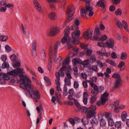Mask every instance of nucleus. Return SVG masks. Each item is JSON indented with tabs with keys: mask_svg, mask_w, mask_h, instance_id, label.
<instances>
[{
	"mask_svg": "<svg viewBox=\"0 0 129 129\" xmlns=\"http://www.w3.org/2000/svg\"><path fill=\"white\" fill-rule=\"evenodd\" d=\"M93 89L96 91L100 93H101L104 90V87L102 86L98 87L96 85H95Z\"/></svg>",
	"mask_w": 129,
	"mask_h": 129,
	"instance_id": "17",
	"label": "nucleus"
},
{
	"mask_svg": "<svg viewBox=\"0 0 129 129\" xmlns=\"http://www.w3.org/2000/svg\"><path fill=\"white\" fill-rule=\"evenodd\" d=\"M88 69L90 71H94L95 72H97L99 69L97 65H93L92 67H89Z\"/></svg>",
	"mask_w": 129,
	"mask_h": 129,
	"instance_id": "26",
	"label": "nucleus"
},
{
	"mask_svg": "<svg viewBox=\"0 0 129 129\" xmlns=\"http://www.w3.org/2000/svg\"><path fill=\"white\" fill-rule=\"evenodd\" d=\"M61 69L64 70L66 73H71V72L72 71V69L70 66L67 67L66 66H64L61 68Z\"/></svg>",
	"mask_w": 129,
	"mask_h": 129,
	"instance_id": "21",
	"label": "nucleus"
},
{
	"mask_svg": "<svg viewBox=\"0 0 129 129\" xmlns=\"http://www.w3.org/2000/svg\"><path fill=\"white\" fill-rule=\"evenodd\" d=\"M37 41L36 40H33L32 45L31 52L33 55L36 56L37 54L36 47Z\"/></svg>",
	"mask_w": 129,
	"mask_h": 129,
	"instance_id": "11",
	"label": "nucleus"
},
{
	"mask_svg": "<svg viewBox=\"0 0 129 129\" xmlns=\"http://www.w3.org/2000/svg\"><path fill=\"white\" fill-rule=\"evenodd\" d=\"M81 47L82 49H86L87 48V45L84 43H81L80 44Z\"/></svg>",
	"mask_w": 129,
	"mask_h": 129,
	"instance_id": "55",
	"label": "nucleus"
},
{
	"mask_svg": "<svg viewBox=\"0 0 129 129\" xmlns=\"http://www.w3.org/2000/svg\"><path fill=\"white\" fill-rule=\"evenodd\" d=\"M86 51V55L87 56H90L92 53V50L91 49H89L88 48L87 49Z\"/></svg>",
	"mask_w": 129,
	"mask_h": 129,
	"instance_id": "49",
	"label": "nucleus"
},
{
	"mask_svg": "<svg viewBox=\"0 0 129 129\" xmlns=\"http://www.w3.org/2000/svg\"><path fill=\"white\" fill-rule=\"evenodd\" d=\"M121 121H117L115 123L114 126L117 128H120L121 126Z\"/></svg>",
	"mask_w": 129,
	"mask_h": 129,
	"instance_id": "39",
	"label": "nucleus"
},
{
	"mask_svg": "<svg viewBox=\"0 0 129 129\" xmlns=\"http://www.w3.org/2000/svg\"><path fill=\"white\" fill-rule=\"evenodd\" d=\"M68 93L69 95H74L75 92L73 89L72 88L70 89L69 90Z\"/></svg>",
	"mask_w": 129,
	"mask_h": 129,
	"instance_id": "64",
	"label": "nucleus"
},
{
	"mask_svg": "<svg viewBox=\"0 0 129 129\" xmlns=\"http://www.w3.org/2000/svg\"><path fill=\"white\" fill-rule=\"evenodd\" d=\"M96 107V106L91 105L88 108L85 107H82L80 109L82 112L87 114L86 118L90 119L93 116L96 114L95 111Z\"/></svg>",
	"mask_w": 129,
	"mask_h": 129,
	"instance_id": "3",
	"label": "nucleus"
},
{
	"mask_svg": "<svg viewBox=\"0 0 129 129\" xmlns=\"http://www.w3.org/2000/svg\"><path fill=\"white\" fill-rule=\"evenodd\" d=\"M90 123L92 126L96 125L98 124V121L96 119H92L90 121Z\"/></svg>",
	"mask_w": 129,
	"mask_h": 129,
	"instance_id": "38",
	"label": "nucleus"
},
{
	"mask_svg": "<svg viewBox=\"0 0 129 129\" xmlns=\"http://www.w3.org/2000/svg\"><path fill=\"white\" fill-rule=\"evenodd\" d=\"M36 109L38 113H40V111H42L43 109L41 105H40L39 107H37Z\"/></svg>",
	"mask_w": 129,
	"mask_h": 129,
	"instance_id": "61",
	"label": "nucleus"
},
{
	"mask_svg": "<svg viewBox=\"0 0 129 129\" xmlns=\"http://www.w3.org/2000/svg\"><path fill=\"white\" fill-rule=\"evenodd\" d=\"M47 2L49 3V4L50 7L52 10H54L55 9V7L53 3H58L59 2V0H47Z\"/></svg>",
	"mask_w": 129,
	"mask_h": 129,
	"instance_id": "15",
	"label": "nucleus"
},
{
	"mask_svg": "<svg viewBox=\"0 0 129 129\" xmlns=\"http://www.w3.org/2000/svg\"><path fill=\"white\" fill-rule=\"evenodd\" d=\"M96 100V97L95 95L92 96L90 99V102L91 104L93 103Z\"/></svg>",
	"mask_w": 129,
	"mask_h": 129,
	"instance_id": "54",
	"label": "nucleus"
},
{
	"mask_svg": "<svg viewBox=\"0 0 129 129\" xmlns=\"http://www.w3.org/2000/svg\"><path fill=\"white\" fill-rule=\"evenodd\" d=\"M89 59H87L85 60H84L83 61L82 63V66H83V67L81 68V70H83L84 68V66H87L89 64ZM82 66V65L80 66V67H81Z\"/></svg>",
	"mask_w": 129,
	"mask_h": 129,
	"instance_id": "30",
	"label": "nucleus"
},
{
	"mask_svg": "<svg viewBox=\"0 0 129 129\" xmlns=\"http://www.w3.org/2000/svg\"><path fill=\"white\" fill-rule=\"evenodd\" d=\"M10 58V59L13 61H16V56L15 54H13L11 55Z\"/></svg>",
	"mask_w": 129,
	"mask_h": 129,
	"instance_id": "52",
	"label": "nucleus"
},
{
	"mask_svg": "<svg viewBox=\"0 0 129 129\" xmlns=\"http://www.w3.org/2000/svg\"><path fill=\"white\" fill-rule=\"evenodd\" d=\"M81 60L78 58H75L72 60V64L73 66H76L81 62Z\"/></svg>",
	"mask_w": 129,
	"mask_h": 129,
	"instance_id": "19",
	"label": "nucleus"
},
{
	"mask_svg": "<svg viewBox=\"0 0 129 129\" xmlns=\"http://www.w3.org/2000/svg\"><path fill=\"white\" fill-rule=\"evenodd\" d=\"M97 64L99 67L100 68L103 67L104 64L100 60H98L97 61Z\"/></svg>",
	"mask_w": 129,
	"mask_h": 129,
	"instance_id": "51",
	"label": "nucleus"
},
{
	"mask_svg": "<svg viewBox=\"0 0 129 129\" xmlns=\"http://www.w3.org/2000/svg\"><path fill=\"white\" fill-rule=\"evenodd\" d=\"M122 25L123 26L124 29L127 32L128 31V25L127 22L125 20H123L122 21Z\"/></svg>",
	"mask_w": 129,
	"mask_h": 129,
	"instance_id": "31",
	"label": "nucleus"
},
{
	"mask_svg": "<svg viewBox=\"0 0 129 129\" xmlns=\"http://www.w3.org/2000/svg\"><path fill=\"white\" fill-rule=\"evenodd\" d=\"M53 48L51 47H50L49 49V57L48 61V69L50 71L52 67V57Z\"/></svg>",
	"mask_w": 129,
	"mask_h": 129,
	"instance_id": "8",
	"label": "nucleus"
},
{
	"mask_svg": "<svg viewBox=\"0 0 129 129\" xmlns=\"http://www.w3.org/2000/svg\"><path fill=\"white\" fill-rule=\"evenodd\" d=\"M9 64L7 62H4L2 64V68L4 69L5 68H9Z\"/></svg>",
	"mask_w": 129,
	"mask_h": 129,
	"instance_id": "43",
	"label": "nucleus"
},
{
	"mask_svg": "<svg viewBox=\"0 0 129 129\" xmlns=\"http://www.w3.org/2000/svg\"><path fill=\"white\" fill-rule=\"evenodd\" d=\"M59 31L58 28H54L50 30L48 32V34L50 36H53L58 34Z\"/></svg>",
	"mask_w": 129,
	"mask_h": 129,
	"instance_id": "14",
	"label": "nucleus"
},
{
	"mask_svg": "<svg viewBox=\"0 0 129 129\" xmlns=\"http://www.w3.org/2000/svg\"><path fill=\"white\" fill-rule=\"evenodd\" d=\"M25 89L27 90L25 91L26 95L30 98H32V95L30 92V90L28 89Z\"/></svg>",
	"mask_w": 129,
	"mask_h": 129,
	"instance_id": "45",
	"label": "nucleus"
},
{
	"mask_svg": "<svg viewBox=\"0 0 129 129\" xmlns=\"http://www.w3.org/2000/svg\"><path fill=\"white\" fill-rule=\"evenodd\" d=\"M96 57L94 54H93L91 56L89 60V62L91 63H93L95 62L96 60Z\"/></svg>",
	"mask_w": 129,
	"mask_h": 129,
	"instance_id": "32",
	"label": "nucleus"
},
{
	"mask_svg": "<svg viewBox=\"0 0 129 129\" xmlns=\"http://www.w3.org/2000/svg\"><path fill=\"white\" fill-rule=\"evenodd\" d=\"M112 77L117 79H121V76L118 74L115 73L112 76Z\"/></svg>",
	"mask_w": 129,
	"mask_h": 129,
	"instance_id": "46",
	"label": "nucleus"
},
{
	"mask_svg": "<svg viewBox=\"0 0 129 129\" xmlns=\"http://www.w3.org/2000/svg\"><path fill=\"white\" fill-rule=\"evenodd\" d=\"M75 8L73 5L69 6L67 9V14L68 15V19L71 21L73 19V15L74 13Z\"/></svg>",
	"mask_w": 129,
	"mask_h": 129,
	"instance_id": "6",
	"label": "nucleus"
},
{
	"mask_svg": "<svg viewBox=\"0 0 129 129\" xmlns=\"http://www.w3.org/2000/svg\"><path fill=\"white\" fill-rule=\"evenodd\" d=\"M80 31L79 30L74 31L72 33V38L73 40L72 41V42L73 44H78L79 43V41L78 40V37L80 36Z\"/></svg>",
	"mask_w": 129,
	"mask_h": 129,
	"instance_id": "7",
	"label": "nucleus"
},
{
	"mask_svg": "<svg viewBox=\"0 0 129 129\" xmlns=\"http://www.w3.org/2000/svg\"><path fill=\"white\" fill-rule=\"evenodd\" d=\"M99 120L100 121V126L102 127H104L105 126L106 123L103 119V117H102L101 118H99Z\"/></svg>",
	"mask_w": 129,
	"mask_h": 129,
	"instance_id": "24",
	"label": "nucleus"
},
{
	"mask_svg": "<svg viewBox=\"0 0 129 129\" xmlns=\"http://www.w3.org/2000/svg\"><path fill=\"white\" fill-rule=\"evenodd\" d=\"M116 24L117 27L120 29L122 28V25L121 22L118 20H116Z\"/></svg>",
	"mask_w": 129,
	"mask_h": 129,
	"instance_id": "42",
	"label": "nucleus"
},
{
	"mask_svg": "<svg viewBox=\"0 0 129 129\" xmlns=\"http://www.w3.org/2000/svg\"><path fill=\"white\" fill-rule=\"evenodd\" d=\"M107 38V36L106 35H104L102 36L100 38V40L104 41L106 40Z\"/></svg>",
	"mask_w": 129,
	"mask_h": 129,
	"instance_id": "60",
	"label": "nucleus"
},
{
	"mask_svg": "<svg viewBox=\"0 0 129 129\" xmlns=\"http://www.w3.org/2000/svg\"><path fill=\"white\" fill-rule=\"evenodd\" d=\"M20 76L21 79L20 81L22 82L20 84V87L23 89H30L32 95L38 99H40V95L38 91L37 90H34V87L31 84L32 82L29 78L26 75L24 76L22 75Z\"/></svg>",
	"mask_w": 129,
	"mask_h": 129,
	"instance_id": "1",
	"label": "nucleus"
},
{
	"mask_svg": "<svg viewBox=\"0 0 129 129\" xmlns=\"http://www.w3.org/2000/svg\"><path fill=\"white\" fill-rule=\"evenodd\" d=\"M8 71V73L7 74L8 75L10 76H16L18 74H20L18 75L21 79L19 80V82L20 83H22L21 81H20V80L21 79L20 76H21L22 75L24 76H25V75H23L22 74L23 72V69H21L20 68H18L15 70L10 71Z\"/></svg>",
	"mask_w": 129,
	"mask_h": 129,
	"instance_id": "4",
	"label": "nucleus"
},
{
	"mask_svg": "<svg viewBox=\"0 0 129 129\" xmlns=\"http://www.w3.org/2000/svg\"><path fill=\"white\" fill-rule=\"evenodd\" d=\"M125 64V63L123 61H122L119 62L117 66L118 68L119 69L120 71H122L125 69L124 68H122Z\"/></svg>",
	"mask_w": 129,
	"mask_h": 129,
	"instance_id": "20",
	"label": "nucleus"
},
{
	"mask_svg": "<svg viewBox=\"0 0 129 129\" xmlns=\"http://www.w3.org/2000/svg\"><path fill=\"white\" fill-rule=\"evenodd\" d=\"M85 9H82L81 11V15L83 18H86V14H88L89 16L93 15L94 12L92 11L93 9L92 6H90L89 0H86Z\"/></svg>",
	"mask_w": 129,
	"mask_h": 129,
	"instance_id": "2",
	"label": "nucleus"
},
{
	"mask_svg": "<svg viewBox=\"0 0 129 129\" xmlns=\"http://www.w3.org/2000/svg\"><path fill=\"white\" fill-rule=\"evenodd\" d=\"M33 3L36 9L39 11H40L41 10V8L38 1L36 0H34L33 1Z\"/></svg>",
	"mask_w": 129,
	"mask_h": 129,
	"instance_id": "23",
	"label": "nucleus"
},
{
	"mask_svg": "<svg viewBox=\"0 0 129 129\" xmlns=\"http://www.w3.org/2000/svg\"><path fill=\"white\" fill-rule=\"evenodd\" d=\"M21 25L23 33L25 36H26L27 33L26 30V27L25 25H23L22 24H21Z\"/></svg>",
	"mask_w": 129,
	"mask_h": 129,
	"instance_id": "40",
	"label": "nucleus"
},
{
	"mask_svg": "<svg viewBox=\"0 0 129 129\" xmlns=\"http://www.w3.org/2000/svg\"><path fill=\"white\" fill-rule=\"evenodd\" d=\"M97 45L100 47H106V45L102 42L98 43Z\"/></svg>",
	"mask_w": 129,
	"mask_h": 129,
	"instance_id": "62",
	"label": "nucleus"
},
{
	"mask_svg": "<svg viewBox=\"0 0 129 129\" xmlns=\"http://www.w3.org/2000/svg\"><path fill=\"white\" fill-rule=\"evenodd\" d=\"M92 34V30L91 29H90L84 33L83 37L85 39L88 40L91 37Z\"/></svg>",
	"mask_w": 129,
	"mask_h": 129,
	"instance_id": "10",
	"label": "nucleus"
},
{
	"mask_svg": "<svg viewBox=\"0 0 129 129\" xmlns=\"http://www.w3.org/2000/svg\"><path fill=\"white\" fill-rule=\"evenodd\" d=\"M56 17V14L54 12H50L49 15V17L51 20H54Z\"/></svg>",
	"mask_w": 129,
	"mask_h": 129,
	"instance_id": "29",
	"label": "nucleus"
},
{
	"mask_svg": "<svg viewBox=\"0 0 129 129\" xmlns=\"http://www.w3.org/2000/svg\"><path fill=\"white\" fill-rule=\"evenodd\" d=\"M8 37L5 36H2L0 37V40L2 41H5L8 39Z\"/></svg>",
	"mask_w": 129,
	"mask_h": 129,
	"instance_id": "47",
	"label": "nucleus"
},
{
	"mask_svg": "<svg viewBox=\"0 0 129 129\" xmlns=\"http://www.w3.org/2000/svg\"><path fill=\"white\" fill-rule=\"evenodd\" d=\"M41 54L42 57V59H43V60H45L46 57V55L44 49H43L41 50Z\"/></svg>",
	"mask_w": 129,
	"mask_h": 129,
	"instance_id": "41",
	"label": "nucleus"
},
{
	"mask_svg": "<svg viewBox=\"0 0 129 129\" xmlns=\"http://www.w3.org/2000/svg\"><path fill=\"white\" fill-rule=\"evenodd\" d=\"M56 78L57 79L55 80L56 84L57 86H60V83L59 82L60 77L58 76V74H56Z\"/></svg>",
	"mask_w": 129,
	"mask_h": 129,
	"instance_id": "44",
	"label": "nucleus"
},
{
	"mask_svg": "<svg viewBox=\"0 0 129 129\" xmlns=\"http://www.w3.org/2000/svg\"><path fill=\"white\" fill-rule=\"evenodd\" d=\"M64 36L62 39L61 42L62 43L66 42L67 43H69L70 41V38L69 37L70 34V28L67 26L64 31Z\"/></svg>",
	"mask_w": 129,
	"mask_h": 129,
	"instance_id": "5",
	"label": "nucleus"
},
{
	"mask_svg": "<svg viewBox=\"0 0 129 129\" xmlns=\"http://www.w3.org/2000/svg\"><path fill=\"white\" fill-rule=\"evenodd\" d=\"M69 120L70 123L73 126H74L75 124L74 120L72 118H70L69 119Z\"/></svg>",
	"mask_w": 129,
	"mask_h": 129,
	"instance_id": "59",
	"label": "nucleus"
},
{
	"mask_svg": "<svg viewBox=\"0 0 129 129\" xmlns=\"http://www.w3.org/2000/svg\"><path fill=\"white\" fill-rule=\"evenodd\" d=\"M127 54L125 52H122L121 53L120 58L122 60H124L127 59Z\"/></svg>",
	"mask_w": 129,
	"mask_h": 129,
	"instance_id": "25",
	"label": "nucleus"
},
{
	"mask_svg": "<svg viewBox=\"0 0 129 129\" xmlns=\"http://www.w3.org/2000/svg\"><path fill=\"white\" fill-rule=\"evenodd\" d=\"M111 55L112 58L113 59H115L117 57L116 53L114 52H112Z\"/></svg>",
	"mask_w": 129,
	"mask_h": 129,
	"instance_id": "57",
	"label": "nucleus"
},
{
	"mask_svg": "<svg viewBox=\"0 0 129 129\" xmlns=\"http://www.w3.org/2000/svg\"><path fill=\"white\" fill-rule=\"evenodd\" d=\"M70 79L68 78V77L65 78L64 81L65 83L64 85L69 86L71 84Z\"/></svg>",
	"mask_w": 129,
	"mask_h": 129,
	"instance_id": "37",
	"label": "nucleus"
},
{
	"mask_svg": "<svg viewBox=\"0 0 129 129\" xmlns=\"http://www.w3.org/2000/svg\"><path fill=\"white\" fill-rule=\"evenodd\" d=\"M115 14L116 15H120L122 14V11L121 9L118 8L115 12Z\"/></svg>",
	"mask_w": 129,
	"mask_h": 129,
	"instance_id": "50",
	"label": "nucleus"
},
{
	"mask_svg": "<svg viewBox=\"0 0 129 129\" xmlns=\"http://www.w3.org/2000/svg\"><path fill=\"white\" fill-rule=\"evenodd\" d=\"M106 62L109 63L112 66L115 67L116 66V63L113 60L107 59L106 60Z\"/></svg>",
	"mask_w": 129,
	"mask_h": 129,
	"instance_id": "34",
	"label": "nucleus"
},
{
	"mask_svg": "<svg viewBox=\"0 0 129 129\" xmlns=\"http://www.w3.org/2000/svg\"><path fill=\"white\" fill-rule=\"evenodd\" d=\"M97 5L99 7H100L103 8V9H102L103 12H104L105 11V5L104 3L102 1H99L97 3Z\"/></svg>",
	"mask_w": 129,
	"mask_h": 129,
	"instance_id": "22",
	"label": "nucleus"
},
{
	"mask_svg": "<svg viewBox=\"0 0 129 129\" xmlns=\"http://www.w3.org/2000/svg\"><path fill=\"white\" fill-rule=\"evenodd\" d=\"M106 102L101 99V100L98 101L97 103V105L98 106H99L103 105H104L105 104Z\"/></svg>",
	"mask_w": 129,
	"mask_h": 129,
	"instance_id": "48",
	"label": "nucleus"
},
{
	"mask_svg": "<svg viewBox=\"0 0 129 129\" xmlns=\"http://www.w3.org/2000/svg\"><path fill=\"white\" fill-rule=\"evenodd\" d=\"M65 71L64 70H61V69H60V70L58 71V72H56L55 73V76H56V74L57 73L58 74V75L59 77H60V76L62 77H63L64 76V74L63 71Z\"/></svg>",
	"mask_w": 129,
	"mask_h": 129,
	"instance_id": "36",
	"label": "nucleus"
},
{
	"mask_svg": "<svg viewBox=\"0 0 129 129\" xmlns=\"http://www.w3.org/2000/svg\"><path fill=\"white\" fill-rule=\"evenodd\" d=\"M121 84L122 80L121 79H116L114 84V89L119 88L121 87Z\"/></svg>",
	"mask_w": 129,
	"mask_h": 129,
	"instance_id": "16",
	"label": "nucleus"
},
{
	"mask_svg": "<svg viewBox=\"0 0 129 129\" xmlns=\"http://www.w3.org/2000/svg\"><path fill=\"white\" fill-rule=\"evenodd\" d=\"M88 93L86 92H84L83 93V102L85 105H86L87 103Z\"/></svg>",
	"mask_w": 129,
	"mask_h": 129,
	"instance_id": "18",
	"label": "nucleus"
},
{
	"mask_svg": "<svg viewBox=\"0 0 129 129\" xmlns=\"http://www.w3.org/2000/svg\"><path fill=\"white\" fill-rule=\"evenodd\" d=\"M100 33L99 28H96L94 32V36L93 37L94 39L95 40L100 41Z\"/></svg>",
	"mask_w": 129,
	"mask_h": 129,
	"instance_id": "13",
	"label": "nucleus"
},
{
	"mask_svg": "<svg viewBox=\"0 0 129 129\" xmlns=\"http://www.w3.org/2000/svg\"><path fill=\"white\" fill-rule=\"evenodd\" d=\"M108 95L109 94L105 92L101 96V99L106 102L108 100L107 97Z\"/></svg>",
	"mask_w": 129,
	"mask_h": 129,
	"instance_id": "28",
	"label": "nucleus"
},
{
	"mask_svg": "<svg viewBox=\"0 0 129 129\" xmlns=\"http://www.w3.org/2000/svg\"><path fill=\"white\" fill-rule=\"evenodd\" d=\"M1 76H2V78H3V79L6 80H8L10 79V77L8 75H6L4 73H1Z\"/></svg>",
	"mask_w": 129,
	"mask_h": 129,
	"instance_id": "35",
	"label": "nucleus"
},
{
	"mask_svg": "<svg viewBox=\"0 0 129 129\" xmlns=\"http://www.w3.org/2000/svg\"><path fill=\"white\" fill-rule=\"evenodd\" d=\"M69 59L68 58H67L66 59H65L64 60L62 63V64L63 65H64V64L67 65L69 63Z\"/></svg>",
	"mask_w": 129,
	"mask_h": 129,
	"instance_id": "63",
	"label": "nucleus"
},
{
	"mask_svg": "<svg viewBox=\"0 0 129 129\" xmlns=\"http://www.w3.org/2000/svg\"><path fill=\"white\" fill-rule=\"evenodd\" d=\"M81 77L85 80L87 79V75L86 74L84 73H82L80 75Z\"/></svg>",
	"mask_w": 129,
	"mask_h": 129,
	"instance_id": "58",
	"label": "nucleus"
},
{
	"mask_svg": "<svg viewBox=\"0 0 129 129\" xmlns=\"http://www.w3.org/2000/svg\"><path fill=\"white\" fill-rule=\"evenodd\" d=\"M127 113L126 111H123L121 113V118L122 121H124L126 120Z\"/></svg>",
	"mask_w": 129,
	"mask_h": 129,
	"instance_id": "27",
	"label": "nucleus"
},
{
	"mask_svg": "<svg viewBox=\"0 0 129 129\" xmlns=\"http://www.w3.org/2000/svg\"><path fill=\"white\" fill-rule=\"evenodd\" d=\"M79 86V84L78 82L76 81H74V87L75 89L78 88Z\"/></svg>",
	"mask_w": 129,
	"mask_h": 129,
	"instance_id": "56",
	"label": "nucleus"
},
{
	"mask_svg": "<svg viewBox=\"0 0 129 129\" xmlns=\"http://www.w3.org/2000/svg\"><path fill=\"white\" fill-rule=\"evenodd\" d=\"M60 41H57L55 43L54 48V55L53 56L54 61L55 62L56 58L57 49L58 47L60 45Z\"/></svg>",
	"mask_w": 129,
	"mask_h": 129,
	"instance_id": "12",
	"label": "nucleus"
},
{
	"mask_svg": "<svg viewBox=\"0 0 129 129\" xmlns=\"http://www.w3.org/2000/svg\"><path fill=\"white\" fill-rule=\"evenodd\" d=\"M105 44L108 48H113L114 46L115 41L114 39L113 38L108 39L106 42Z\"/></svg>",
	"mask_w": 129,
	"mask_h": 129,
	"instance_id": "9",
	"label": "nucleus"
},
{
	"mask_svg": "<svg viewBox=\"0 0 129 129\" xmlns=\"http://www.w3.org/2000/svg\"><path fill=\"white\" fill-rule=\"evenodd\" d=\"M108 124L109 126H112L114 124L113 119L111 117H109L108 119Z\"/></svg>",
	"mask_w": 129,
	"mask_h": 129,
	"instance_id": "33",
	"label": "nucleus"
},
{
	"mask_svg": "<svg viewBox=\"0 0 129 129\" xmlns=\"http://www.w3.org/2000/svg\"><path fill=\"white\" fill-rule=\"evenodd\" d=\"M68 94L67 87L66 85H64L63 88V95L66 96Z\"/></svg>",
	"mask_w": 129,
	"mask_h": 129,
	"instance_id": "53",
	"label": "nucleus"
}]
</instances>
